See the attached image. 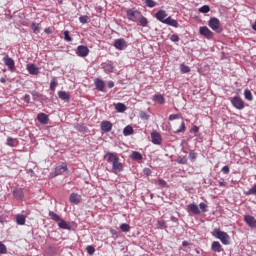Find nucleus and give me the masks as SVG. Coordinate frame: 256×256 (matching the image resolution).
<instances>
[{
  "label": "nucleus",
  "instance_id": "nucleus-26",
  "mask_svg": "<svg viewBox=\"0 0 256 256\" xmlns=\"http://www.w3.org/2000/svg\"><path fill=\"white\" fill-rule=\"evenodd\" d=\"M6 145H8L9 147H17V145H19V140H17L16 138L8 137Z\"/></svg>",
  "mask_w": 256,
  "mask_h": 256
},
{
  "label": "nucleus",
  "instance_id": "nucleus-30",
  "mask_svg": "<svg viewBox=\"0 0 256 256\" xmlns=\"http://www.w3.org/2000/svg\"><path fill=\"white\" fill-rule=\"evenodd\" d=\"M25 216L23 214L16 215V223L17 225H25Z\"/></svg>",
  "mask_w": 256,
  "mask_h": 256
},
{
  "label": "nucleus",
  "instance_id": "nucleus-2",
  "mask_svg": "<svg viewBox=\"0 0 256 256\" xmlns=\"http://www.w3.org/2000/svg\"><path fill=\"white\" fill-rule=\"evenodd\" d=\"M213 236L216 237V239H219L223 245H229V234H227L224 231H221L219 228H215L213 231Z\"/></svg>",
  "mask_w": 256,
  "mask_h": 256
},
{
  "label": "nucleus",
  "instance_id": "nucleus-29",
  "mask_svg": "<svg viewBox=\"0 0 256 256\" xmlns=\"http://www.w3.org/2000/svg\"><path fill=\"white\" fill-rule=\"evenodd\" d=\"M115 109L118 113H125V111H127V106L123 103H117Z\"/></svg>",
  "mask_w": 256,
  "mask_h": 256
},
{
  "label": "nucleus",
  "instance_id": "nucleus-52",
  "mask_svg": "<svg viewBox=\"0 0 256 256\" xmlns=\"http://www.w3.org/2000/svg\"><path fill=\"white\" fill-rule=\"evenodd\" d=\"M158 185L160 187H165V185H167V182L161 178L158 179Z\"/></svg>",
  "mask_w": 256,
  "mask_h": 256
},
{
  "label": "nucleus",
  "instance_id": "nucleus-16",
  "mask_svg": "<svg viewBox=\"0 0 256 256\" xmlns=\"http://www.w3.org/2000/svg\"><path fill=\"white\" fill-rule=\"evenodd\" d=\"M37 120L42 125H48L49 124V116L47 114H45V113H39L37 115Z\"/></svg>",
  "mask_w": 256,
  "mask_h": 256
},
{
  "label": "nucleus",
  "instance_id": "nucleus-3",
  "mask_svg": "<svg viewBox=\"0 0 256 256\" xmlns=\"http://www.w3.org/2000/svg\"><path fill=\"white\" fill-rule=\"evenodd\" d=\"M126 16L129 21H133L135 23L139 21V18L141 17V11L135 8H130L126 10Z\"/></svg>",
  "mask_w": 256,
  "mask_h": 256
},
{
  "label": "nucleus",
  "instance_id": "nucleus-60",
  "mask_svg": "<svg viewBox=\"0 0 256 256\" xmlns=\"http://www.w3.org/2000/svg\"><path fill=\"white\" fill-rule=\"evenodd\" d=\"M140 117L141 119H145V120L149 119V115H147L145 112H141Z\"/></svg>",
  "mask_w": 256,
  "mask_h": 256
},
{
  "label": "nucleus",
  "instance_id": "nucleus-11",
  "mask_svg": "<svg viewBox=\"0 0 256 256\" xmlns=\"http://www.w3.org/2000/svg\"><path fill=\"white\" fill-rule=\"evenodd\" d=\"M187 212L192 213V215H201V210L197 204L192 203L187 206Z\"/></svg>",
  "mask_w": 256,
  "mask_h": 256
},
{
  "label": "nucleus",
  "instance_id": "nucleus-40",
  "mask_svg": "<svg viewBox=\"0 0 256 256\" xmlns=\"http://www.w3.org/2000/svg\"><path fill=\"white\" fill-rule=\"evenodd\" d=\"M180 70H181V73H189V71H191V68H189V66H187L185 64H181Z\"/></svg>",
  "mask_w": 256,
  "mask_h": 256
},
{
  "label": "nucleus",
  "instance_id": "nucleus-14",
  "mask_svg": "<svg viewBox=\"0 0 256 256\" xmlns=\"http://www.w3.org/2000/svg\"><path fill=\"white\" fill-rule=\"evenodd\" d=\"M12 193L15 199H17L18 201H23V199L25 198V194L23 193V189L21 188H16L15 190H13Z\"/></svg>",
  "mask_w": 256,
  "mask_h": 256
},
{
  "label": "nucleus",
  "instance_id": "nucleus-21",
  "mask_svg": "<svg viewBox=\"0 0 256 256\" xmlns=\"http://www.w3.org/2000/svg\"><path fill=\"white\" fill-rule=\"evenodd\" d=\"M27 71L30 75H39V67H37L35 64H28Z\"/></svg>",
  "mask_w": 256,
  "mask_h": 256
},
{
  "label": "nucleus",
  "instance_id": "nucleus-39",
  "mask_svg": "<svg viewBox=\"0 0 256 256\" xmlns=\"http://www.w3.org/2000/svg\"><path fill=\"white\" fill-rule=\"evenodd\" d=\"M245 195H256V184L253 185L248 191L245 192Z\"/></svg>",
  "mask_w": 256,
  "mask_h": 256
},
{
  "label": "nucleus",
  "instance_id": "nucleus-38",
  "mask_svg": "<svg viewBox=\"0 0 256 256\" xmlns=\"http://www.w3.org/2000/svg\"><path fill=\"white\" fill-rule=\"evenodd\" d=\"M31 29L34 31V33H39V31H41V26L40 24L32 23Z\"/></svg>",
  "mask_w": 256,
  "mask_h": 256
},
{
  "label": "nucleus",
  "instance_id": "nucleus-20",
  "mask_svg": "<svg viewBox=\"0 0 256 256\" xmlns=\"http://www.w3.org/2000/svg\"><path fill=\"white\" fill-rule=\"evenodd\" d=\"M244 221L249 225V227L255 228L256 227V219L251 215H246L244 217Z\"/></svg>",
  "mask_w": 256,
  "mask_h": 256
},
{
  "label": "nucleus",
  "instance_id": "nucleus-36",
  "mask_svg": "<svg viewBox=\"0 0 256 256\" xmlns=\"http://www.w3.org/2000/svg\"><path fill=\"white\" fill-rule=\"evenodd\" d=\"M146 7H149L150 9H153V7L157 6V2L154 0H145Z\"/></svg>",
  "mask_w": 256,
  "mask_h": 256
},
{
  "label": "nucleus",
  "instance_id": "nucleus-17",
  "mask_svg": "<svg viewBox=\"0 0 256 256\" xmlns=\"http://www.w3.org/2000/svg\"><path fill=\"white\" fill-rule=\"evenodd\" d=\"M94 85L97 91H105V82L102 79L96 78L94 81Z\"/></svg>",
  "mask_w": 256,
  "mask_h": 256
},
{
  "label": "nucleus",
  "instance_id": "nucleus-50",
  "mask_svg": "<svg viewBox=\"0 0 256 256\" xmlns=\"http://www.w3.org/2000/svg\"><path fill=\"white\" fill-rule=\"evenodd\" d=\"M199 33H211V31L207 27H200Z\"/></svg>",
  "mask_w": 256,
  "mask_h": 256
},
{
  "label": "nucleus",
  "instance_id": "nucleus-41",
  "mask_svg": "<svg viewBox=\"0 0 256 256\" xmlns=\"http://www.w3.org/2000/svg\"><path fill=\"white\" fill-rule=\"evenodd\" d=\"M209 11H211V8L208 5H204L199 8V13H209Z\"/></svg>",
  "mask_w": 256,
  "mask_h": 256
},
{
  "label": "nucleus",
  "instance_id": "nucleus-44",
  "mask_svg": "<svg viewBox=\"0 0 256 256\" xmlns=\"http://www.w3.org/2000/svg\"><path fill=\"white\" fill-rule=\"evenodd\" d=\"M5 253H7V246L0 242V255H5Z\"/></svg>",
  "mask_w": 256,
  "mask_h": 256
},
{
  "label": "nucleus",
  "instance_id": "nucleus-24",
  "mask_svg": "<svg viewBox=\"0 0 256 256\" xmlns=\"http://www.w3.org/2000/svg\"><path fill=\"white\" fill-rule=\"evenodd\" d=\"M59 229H66V231H71V226L63 218L58 222Z\"/></svg>",
  "mask_w": 256,
  "mask_h": 256
},
{
  "label": "nucleus",
  "instance_id": "nucleus-23",
  "mask_svg": "<svg viewBox=\"0 0 256 256\" xmlns=\"http://www.w3.org/2000/svg\"><path fill=\"white\" fill-rule=\"evenodd\" d=\"M211 249L215 253H221V251H223V246H221V243H219L218 241H214L212 242Z\"/></svg>",
  "mask_w": 256,
  "mask_h": 256
},
{
  "label": "nucleus",
  "instance_id": "nucleus-55",
  "mask_svg": "<svg viewBox=\"0 0 256 256\" xmlns=\"http://www.w3.org/2000/svg\"><path fill=\"white\" fill-rule=\"evenodd\" d=\"M175 119H179V114H172L169 116V121H175Z\"/></svg>",
  "mask_w": 256,
  "mask_h": 256
},
{
  "label": "nucleus",
  "instance_id": "nucleus-63",
  "mask_svg": "<svg viewBox=\"0 0 256 256\" xmlns=\"http://www.w3.org/2000/svg\"><path fill=\"white\" fill-rule=\"evenodd\" d=\"M227 186V182H219V187H226Z\"/></svg>",
  "mask_w": 256,
  "mask_h": 256
},
{
  "label": "nucleus",
  "instance_id": "nucleus-58",
  "mask_svg": "<svg viewBox=\"0 0 256 256\" xmlns=\"http://www.w3.org/2000/svg\"><path fill=\"white\" fill-rule=\"evenodd\" d=\"M24 102H25V103H31V96H29L28 94H25V96H24Z\"/></svg>",
  "mask_w": 256,
  "mask_h": 256
},
{
  "label": "nucleus",
  "instance_id": "nucleus-31",
  "mask_svg": "<svg viewBox=\"0 0 256 256\" xmlns=\"http://www.w3.org/2000/svg\"><path fill=\"white\" fill-rule=\"evenodd\" d=\"M49 217H51L52 221H55L56 223H59L61 221L62 218H60L58 216L57 213L53 212V211H49Z\"/></svg>",
  "mask_w": 256,
  "mask_h": 256
},
{
  "label": "nucleus",
  "instance_id": "nucleus-61",
  "mask_svg": "<svg viewBox=\"0 0 256 256\" xmlns=\"http://www.w3.org/2000/svg\"><path fill=\"white\" fill-rule=\"evenodd\" d=\"M202 35L206 37V39H211V37H213V33H202Z\"/></svg>",
  "mask_w": 256,
  "mask_h": 256
},
{
  "label": "nucleus",
  "instance_id": "nucleus-19",
  "mask_svg": "<svg viewBox=\"0 0 256 256\" xmlns=\"http://www.w3.org/2000/svg\"><path fill=\"white\" fill-rule=\"evenodd\" d=\"M58 97L65 103H69V101H71V95H69V93H67L66 91H59Z\"/></svg>",
  "mask_w": 256,
  "mask_h": 256
},
{
  "label": "nucleus",
  "instance_id": "nucleus-57",
  "mask_svg": "<svg viewBox=\"0 0 256 256\" xmlns=\"http://www.w3.org/2000/svg\"><path fill=\"white\" fill-rule=\"evenodd\" d=\"M64 39L65 41H68V42L73 41V38L69 36V33H64Z\"/></svg>",
  "mask_w": 256,
  "mask_h": 256
},
{
  "label": "nucleus",
  "instance_id": "nucleus-32",
  "mask_svg": "<svg viewBox=\"0 0 256 256\" xmlns=\"http://www.w3.org/2000/svg\"><path fill=\"white\" fill-rule=\"evenodd\" d=\"M57 85H59V83L57 82V78L53 77L50 82V91H55V89H57Z\"/></svg>",
  "mask_w": 256,
  "mask_h": 256
},
{
  "label": "nucleus",
  "instance_id": "nucleus-56",
  "mask_svg": "<svg viewBox=\"0 0 256 256\" xmlns=\"http://www.w3.org/2000/svg\"><path fill=\"white\" fill-rule=\"evenodd\" d=\"M190 131H191V133H194V135H195V134L199 133V127L193 126Z\"/></svg>",
  "mask_w": 256,
  "mask_h": 256
},
{
  "label": "nucleus",
  "instance_id": "nucleus-48",
  "mask_svg": "<svg viewBox=\"0 0 256 256\" xmlns=\"http://www.w3.org/2000/svg\"><path fill=\"white\" fill-rule=\"evenodd\" d=\"M79 21H80V23H83V24L88 23L89 22V16H80Z\"/></svg>",
  "mask_w": 256,
  "mask_h": 256
},
{
  "label": "nucleus",
  "instance_id": "nucleus-47",
  "mask_svg": "<svg viewBox=\"0 0 256 256\" xmlns=\"http://www.w3.org/2000/svg\"><path fill=\"white\" fill-rule=\"evenodd\" d=\"M86 251H87L88 255H93L95 253V247L89 245L86 247Z\"/></svg>",
  "mask_w": 256,
  "mask_h": 256
},
{
  "label": "nucleus",
  "instance_id": "nucleus-42",
  "mask_svg": "<svg viewBox=\"0 0 256 256\" xmlns=\"http://www.w3.org/2000/svg\"><path fill=\"white\" fill-rule=\"evenodd\" d=\"M185 129H186V127H185V122L182 121V122H181V125H180V128L177 129V130L175 131V133H185Z\"/></svg>",
  "mask_w": 256,
  "mask_h": 256
},
{
  "label": "nucleus",
  "instance_id": "nucleus-59",
  "mask_svg": "<svg viewBox=\"0 0 256 256\" xmlns=\"http://www.w3.org/2000/svg\"><path fill=\"white\" fill-rule=\"evenodd\" d=\"M107 86H108V89H113L115 87V82L114 81H108Z\"/></svg>",
  "mask_w": 256,
  "mask_h": 256
},
{
  "label": "nucleus",
  "instance_id": "nucleus-34",
  "mask_svg": "<svg viewBox=\"0 0 256 256\" xmlns=\"http://www.w3.org/2000/svg\"><path fill=\"white\" fill-rule=\"evenodd\" d=\"M120 229L123 231V233H129L131 231V226H129L127 223H123L120 225Z\"/></svg>",
  "mask_w": 256,
  "mask_h": 256
},
{
  "label": "nucleus",
  "instance_id": "nucleus-7",
  "mask_svg": "<svg viewBox=\"0 0 256 256\" xmlns=\"http://www.w3.org/2000/svg\"><path fill=\"white\" fill-rule=\"evenodd\" d=\"M4 65L8 67V70L13 72L15 71V60L9 56H4L3 57Z\"/></svg>",
  "mask_w": 256,
  "mask_h": 256
},
{
  "label": "nucleus",
  "instance_id": "nucleus-51",
  "mask_svg": "<svg viewBox=\"0 0 256 256\" xmlns=\"http://www.w3.org/2000/svg\"><path fill=\"white\" fill-rule=\"evenodd\" d=\"M229 166H223L222 167V173H224V175H229Z\"/></svg>",
  "mask_w": 256,
  "mask_h": 256
},
{
  "label": "nucleus",
  "instance_id": "nucleus-1",
  "mask_svg": "<svg viewBox=\"0 0 256 256\" xmlns=\"http://www.w3.org/2000/svg\"><path fill=\"white\" fill-rule=\"evenodd\" d=\"M104 159H106L107 163H111L112 165V173L118 175L123 171V163L119 162V156H117L113 152H107L104 155Z\"/></svg>",
  "mask_w": 256,
  "mask_h": 256
},
{
  "label": "nucleus",
  "instance_id": "nucleus-18",
  "mask_svg": "<svg viewBox=\"0 0 256 256\" xmlns=\"http://www.w3.org/2000/svg\"><path fill=\"white\" fill-rule=\"evenodd\" d=\"M152 101L158 103L159 105H165V96H163V94L157 93L153 96Z\"/></svg>",
  "mask_w": 256,
  "mask_h": 256
},
{
  "label": "nucleus",
  "instance_id": "nucleus-46",
  "mask_svg": "<svg viewBox=\"0 0 256 256\" xmlns=\"http://www.w3.org/2000/svg\"><path fill=\"white\" fill-rule=\"evenodd\" d=\"M177 163H179V165L187 164V157L183 156V157L178 158Z\"/></svg>",
  "mask_w": 256,
  "mask_h": 256
},
{
  "label": "nucleus",
  "instance_id": "nucleus-45",
  "mask_svg": "<svg viewBox=\"0 0 256 256\" xmlns=\"http://www.w3.org/2000/svg\"><path fill=\"white\" fill-rule=\"evenodd\" d=\"M189 159H190V161H195V159H197V152L191 150L189 152Z\"/></svg>",
  "mask_w": 256,
  "mask_h": 256
},
{
  "label": "nucleus",
  "instance_id": "nucleus-4",
  "mask_svg": "<svg viewBox=\"0 0 256 256\" xmlns=\"http://www.w3.org/2000/svg\"><path fill=\"white\" fill-rule=\"evenodd\" d=\"M230 103L234 109H238L239 111L245 109V102L239 96L230 98Z\"/></svg>",
  "mask_w": 256,
  "mask_h": 256
},
{
  "label": "nucleus",
  "instance_id": "nucleus-12",
  "mask_svg": "<svg viewBox=\"0 0 256 256\" xmlns=\"http://www.w3.org/2000/svg\"><path fill=\"white\" fill-rule=\"evenodd\" d=\"M212 31H217L221 27V21L217 18H211L208 23Z\"/></svg>",
  "mask_w": 256,
  "mask_h": 256
},
{
  "label": "nucleus",
  "instance_id": "nucleus-33",
  "mask_svg": "<svg viewBox=\"0 0 256 256\" xmlns=\"http://www.w3.org/2000/svg\"><path fill=\"white\" fill-rule=\"evenodd\" d=\"M138 21H139V25H141L142 27H147V24L149 23V21L147 20V18H145L144 16H142V14L140 15Z\"/></svg>",
  "mask_w": 256,
  "mask_h": 256
},
{
  "label": "nucleus",
  "instance_id": "nucleus-43",
  "mask_svg": "<svg viewBox=\"0 0 256 256\" xmlns=\"http://www.w3.org/2000/svg\"><path fill=\"white\" fill-rule=\"evenodd\" d=\"M207 204L205 202H201L199 204V209L202 211V213H207Z\"/></svg>",
  "mask_w": 256,
  "mask_h": 256
},
{
  "label": "nucleus",
  "instance_id": "nucleus-28",
  "mask_svg": "<svg viewBox=\"0 0 256 256\" xmlns=\"http://www.w3.org/2000/svg\"><path fill=\"white\" fill-rule=\"evenodd\" d=\"M131 159H133V161H142L143 155L140 152L133 151L131 154Z\"/></svg>",
  "mask_w": 256,
  "mask_h": 256
},
{
  "label": "nucleus",
  "instance_id": "nucleus-27",
  "mask_svg": "<svg viewBox=\"0 0 256 256\" xmlns=\"http://www.w3.org/2000/svg\"><path fill=\"white\" fill-rule=\"evenodd\" d=\"M135 132V130H133V126L128 125L123 129V135L125 137H129V135H133V133Z\"/></svg>",
  "mask_w": 256,
  "mask_h": 256
},
{
  "label": "nucleus",
  "instance_id": "nucleus-35",
  "mask_svg": "<svg viewBox=\"0 0 256 256\" xmlns=\"http://www.w3.org/2000/svg\"><path fill=\"white\" fill-rule=\"evenodd\" d=\"M244 96L247 101H253V94L251 93V90L246 89L244 90Z\"/></svg>",
  "mask_w": 256,
  "mask_h": 256
},
{
  "label": "nucleus",
  "instance_id": "nucleus-64",
  "mask_svg": "<svg viewBox=\"0 0 256 256\" xmlns=\"http://www.w3.org/2000/svg\"><path fill=\"white\" fill-rule=\"evenodd\" d=\"M252 29H253L254 31H256V20H255L254 24L252 25Z\"/></svg>",
  "mask_w": 256,
  "mask_h": 256
},
{
  "label": "nucleus",
  "instance_id": "nucleus-37",
  "mask_svg": "<svg viewBox=\"0 0 256 256\" xmlns=\"http://www.w3.org/2000/svg\"><path fill=\"white\" fill-rule=\"evenodd\" d=\"M74 128L76 129V131H78L79 133H85L86 128L85 126L81 125V124H75Z\"/></svg>",
  "mask_w": 256,
  "mask_h": 256
},
{
  "label": "nucleus",
  "instance_id": "nucleus-13",
  "mask_svg": "<svg viewBox=\"0 0 256 256\" xmlns=\"http://www.w3.org/2000/svg\"><path fill=\"white\" fill-rule=\"evenodd\" d=\"M151 139L154 145H161V143H163V138L161 137V134H159V132H152Z\"/></svg>",
  "mask_w": 256,
  "mask_h": 256
},
{
  "label": "nucleus",
  "instance_id": "nucleus-10",
  "mask_svg": "<svg viewBox=\"0 0 256 256\" xmlns=\"http://www.w3.org/2000/svg\"><path fill=\"white\" fill-rule=\"evenodd\" d=\"M102 69L105 71V73H113V71H115V65H113V62L108 60L102 63Z\"/></svg>",
  "mask_w": 256,
  "mask_h": 256
},
{
  "label": "nucleus",
  "instance_id": "nucleus-54",
  "mask_svg": "<svg viewBox=\"0 0 256 256\" xmlns=\"http://www.w3.org/2000/svg\"><path fill=\"white\" fill-rule=\"evenodd\" d=\"M31 95L33 97V101H37L36 97H39V92L34 90V91L31 92Z\"/></svg>",
  "mask_w": 256,
  "mask_h": 256
},
{
  "label": "nucleus",
  "instance_id": "nucleus-6",
  "mask_svg": "<svg viewBox=\"0 0 256 256\" xmlns=\"http://www.w3.org/2000/svg\"><path fill=\"white\" fill-rule=\"evenodd\" d=\"M113 46L115 49H118V51H124V49H127V41L123 38H119L114 40Z\"/></svg>",
  "mask_w": 256,
  "mask_h": 256
},
{
  "label": "nucleus",
  "instance_id": "nucleus-8",
  "mask_svg": "<svg viewBox=\"0 0 256 256\" xmlns=\"http://www.w3.org/2000/svg\"><path fill=\"white\" fill-rule=\"evenodd\" d=\"M76 55L78 57H87L89 55V48L85 45H80L77 47Z\"/></svg>",
  "mask_w": 256,
  "mask_h": 256
},
{
  "label": "nucleus",
  "instance_id": "nucleus-22",
  "mask_svg": "<svg viewBox=\"0 0 256 256\" xmlns=\"http://www.w3.org/2000/svg\"><path fill=\"white\" fill-rule=\"evenodd\" d=\"M70 203H73L74 205H79L81 203V195L77 193H72L70 195Z\"/></svg>",
  "mask_w": 256,
  "mask_h": 256
},
{
  "label": "nucleus",
  "instance_id": "nucleus-49",
  "mask_svg": "<svg viewBox=\"0 0 256 256\" xmlns=\"http://www.w3.org/2000/svg\"><path fill=\"white\" fill-rule=\"evenodd\" d=\"M170 39L174 43H177V41H179V36L177 34H173V35L170 36Z\"/></svg>",
  "mask_w": 256,
  "mask_h": 256
},
{
  "label": "nucleus",
  "instance_id": "nucleus-9",
  "mask_svg": "<svg viewBox=\"0 0 256 256\" xmlns=\"http://www.w3.org/2000/svg\"><path fill=\"white\" fill-rule=\"evenodd\" d=\"M154 17L157 19V21H160V23H165L167 21L168 14L165 10H159Z\"/></svg>",
  "mask_w": 256,
  "mask_h": 256
},
{
  "label": "nucleus",
  "instance_id": "nucleus-62",
  "mask_svg": "<svg viewBox=\"0 0 256 256\" xmlns=\"http://www.w3.org/2000/svg\"><path fill=\"white\" fill-rule=\"evenodd\" d=\"M111 235H114L115 237H118L117 231L115 229H110Z\"/></svg>",
  "mask_w": 256,
  "mask_h": 256
},
{
  "label": "nucleus",
  "instance_id": "nucleus-53",
  "mask_svg": "<svg viewBox=\"0 0 256 256\" xmlns=\"http://www.w3.org/2000/svg\"><path fill=\"white\" fill-rule=\"evenodd\" d=\"M157 226L159 229H163V227H165V220L158 221Z\"/></svg>",
  "mask_w": 256,
  "mask_h": 256
},
{
  "label": "nucleus",
  "instance_id": "nucleus-15",
  "mask_svg": "<svg viewBox=\"0 0 256 256\" xmlns=\"http://www.w3.org/2000/svg\"><path fill=\"white\" fill-rule=\"evenodd\" d=\"M67 172V163H62L55 168V176L63 175V173Z\"/></svg>",
  "mask_w": 256,
  "mask_h": 256
},
{
  "label": "nucleus",
  "instance_id": "nucleus-5",
  "mask_svg": "<svg viewBox=\"0 0 256 256\" xmlns=\"http://www.w3.org/2000/svg\"><path fill=\"white\" fill-rule=\"evenodd\" d=\"M100 129L102 133H111L113 129V123L109 120H104L100 124Z\"/></svg>",
  "mask_w": 256,
  "mask_h": 256
},
{
  "label": "nucleus",
  "instance_id": "nucleus-25",
  "mask_svg": "<svg viewBox=\"0 0 256 256\" xmlns=\"http://www.w3.org/2000/svg\"><path fill=\"white\" fill-rule=\"evenodd\" d=\"M165 25H170V27H179V23L177 20L171 18V16L167 17L165 20Z\"/></svg>",
  "mask_w": 256,
  "mask_h": 256
}]
</instances>
